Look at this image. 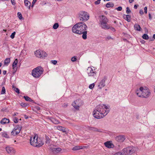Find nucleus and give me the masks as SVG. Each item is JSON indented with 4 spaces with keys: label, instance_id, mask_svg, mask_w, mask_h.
I'll list each match as a JSON object with an SVG mask.
<instances>
[{
    "label": "nucleus",
    "instance_id": "nucleus-1",
    "mask_svg": "<svg viewBox=\"0 0 155 155\" xmlns=\"http://www.w3.org/2000/svg\"><path fill=\"white\" fill-rule=\"evenodd\" d=\"M87 26L83 22H78L72 27V30L73 33L79 35L82 34V37L84 39L87 38Z\"/></svg>",
    "mask_w": 155,
    "mask_h": 155
},
{
    "label": "nucleus",
    "instance_id": "nucleus-2",
    "mask_svg": "<svg viewBox=\"0 0 155 155\" xmlns=\"http://www.w3.org/2000/svg\"><path fill=\"white\" fill-rule=\"evenodd\" d=\"M104 106L103 104L99 105L94 110L93 115L95 118L101 119L106 116L109 112V110H104Z\"/></svg>",
    "mask_w": 155,
    "mask_h": 155
},
{
    "label": "nucleus",
    "instance_id": "nucleus-3",
    "mask_svg": "<svg viewBox=\"0 0 155 155\" xmlns=\"http://www.w3.org/2000/svg\"><path fill=\"white\" fill-rule=\"evenodd\" d=\"M135 93L140 97L147 98L149 97L150 93L149 90L147 87H141L139 89L136 90Z\"/></svg>",
    "mask_w": 155,
    "mask_h": 155
},
{
    "label": "nucleus",
    "instance_id": "nucleus-4",
    "mask_svg": "<svg viewBox=\"0 0 155 155\" xmlns=\"http://www.w3.org/2000/svg\"><path fill=\"white\" fill-rule=\"evenodd\" d=\"M43 69L40 66H38L34 68L32 71V76L35 78H39L43 72Z\"/></svg>",
    "mask_w": 155,
    "mask_h": 155
},
{
    "label": "nucleus",
    "instance_id": "nucleus-5",
    "mask_svg": "<svg viewBox=\"0 0 155 155\" xmlns=\"http://www.w3.org/2000/svg\"><path fill=\"white\" fill-rule=\"evenodd\" d=\"M79 17L81 20L85 21L89 19V16L87 12H82L79 13Z\"/></svg>",
    "mask_w": 155,
    "mask_h": 155
},
{
    "label": "nucleus",
    "instance_id": "nucleus-6",
    "mask_svg": "<svg viewBox=\"0 0 155 155\" xmlns=\"http://www.w3.org/2000/svg\"><path fill=\"white\" fill-rule=\"evenodd\" d=\"M107 78L106 76H104L103 79L100 81L98 85V87L99 89H101L105 86V82L107 80Z\"/></svg>",
    "mask_w": 155,
    "mask_h": 155
},
{
    "label": "nucleus",
    "instance_id": "nucleus-7",
    "mask_svg": "<svg viewBox=\"0 0 155 155\" xmlns=\"http://www.w3.org/2000/svg\"><path fill=\"white\" fill-rule=\"evenodd\" d=\"M94 70L91 68V67H89L87 69V73L89 76L92 77L95 76L97 72L94 71Z\"/></svg>",
    "mask_w": 155,
    "mask_h": 155
},
{
    "label": "nucleus",
    "instance_id": "nucleus-8",
    "mask_svg": "<svg viewBox=\"0 0 155 155\" xmlns=\"http://www.w3.org/2000/svg\"><path fill=\"white\" fill-rule=\"evenodd\" d=\"M38 136L36 135L32 137L31 138L30 140V143L31 145L35 147L36 145V143L37 142V139H38Z\"/></svg>",
    "mask_w": 155,
    "mask_h": 155
},
{
    "label": "nucleus",
    "instance_id": "nucleus-9",
    "mask_svg": "<svg viewBox=\"0 0 155 155\" xmlns=\"http://www.w3.org/2000/svg\"><path fill=\"white\" fill-rule=\"evenodd\" d=\"M135 148L133 147H127V154L128 155H130L132 154L135 152Z\"/></svg>",
    "mask_w": 155,
    "mask_h": 155
},
{
    "label": "nucleus",
    "instance_id": "nucleus-10",
    "mask_svg": "<svg viewBox=\"0 0 155 155\" xmlns=\"http://www.w3.org/2000/svg\"><path fill=\"white\" fill-rule=\"evenodd\" d=\"M125 136L123 135H119L115 137L116 140L118 142H123L125 140Z\"/></svg>",
    "mask_w": 155,
    "mask_h": 155
},
{
    "label": "nucleus",
    "instance_id": "nucleus-11",
    "mask_svg": "<svg viewBox=\"0 0 155 155\" xmlns=\"http://www.w3.org/2000/svg\"><path fill=\"white\" fill-rule=\"evenodd\" d=\"M18 63V61L17 59H15V61L13 62V64H12V67L14 71L13 72V73H15V72L16 71L17 68V65Z\"/></svg>",
    "mask_w": 155,
    "mask_h": 155
},
{
    "label": "nucleus",
    "instance_id": "nucleus-12",
    "mask_svg": "<svg viewBox=\"0 0 155 155\" xmlns=\"http://www.w3.org/2000/svg\"><path fill=\"white\" fill-rule=\"evenodd\" d=\"M101 27L102 28L104 29H108L109 27V25H108L107 23L106 22H100Z\"/></svg>",
    "mask_w": 155,
    "mask_h": 155
},
{
    "label": "nucleus",
    "instance_id": "nucleus-13",
    "mask_svg": "<svg viewBox=\"0 0 155 155\" xmlns=\"http://www.w3.org/2000/svg\"><path fill=\"white\" fill-rule=\"evenodd\" d=\"M38 141L36 143L35 147H40L42 146L44 144V142L40 138H38Z\"/></svg>",
    "mask_w": 155,
    "mask_h": 155
},
{
    "label": "nucleus",
    "instance_id": "nucleus-14",
    "mask_svg": "<svg viewBox=\"0 0 155 155\" xmlns=\"http://www.w3.org/2000/svg\"><path fill=\"white\" fill-rule=\"evenodd\" d=\"M9 120L6 118H2L0 121L1 124L3 125L9 123Z\"/></svg>",
    "mask_w": 155,
    "mask_h": 155
},
{
    "label": "nucleus",
    "instance_id": "nucleus-15",
    "mask_svg": "<svg viewBox=\"0 0 155 155\" xmlns=\"http://www.w3.org/2000/svg\"><path fill=\"white\" fill-rule=\"evenodd\" d=\"M22 128V126L19 125H17L12 131L11 133L12 135H14V131L17 130H21Z\"/></svg>",
    "mask_w": 155,
    "mask_h": 155
},
{
    "label": "nucleus",
    "instance_id": "nucleus-16",
    "mask_svg": "<svg viewBox=\"0 0 155 155\" xmlns=\"http://www.w3.org/2000/svg\"><path fill=\"white\" fill-rule=\"evenodd\" d=\"M105 146L108 148H113L114 145L110 141H107L104 143Z\"/></svg>",
    "mask_w": 155,
    "mask_h": 155
},
{
    "label": "nucleus",
    "instance_id": "nucleus-17",
    "mask_svg": "<svg viewBox=\"0 0 155 155\" xmlns=\"http://www.w3.org/2000/svg\"><path fill=\"white\" fill-rule=\"evenodd\" d=\"M57 128L58 130L61 131L63 132H64L65 133H66V131L68 130V129L61 126H58L57 127Z\"/></svg>",
    "mask_w": 155,
    "mask_h": 155
},
{
    "label": "nucleus",
    "instance_id": "nucleus-18",
    "mask_svg": "<svg viewBox=\"0 0 155 155\" xmlns=\"http://www.w3.org/2000/svg\"><path fill=\"white\" fill-rule=\"evenodd\" d=\"M6 150L7 152L9 154H12L14 153L13 149L12 147H7L6 148Z\"/></svg>",
    "mask_w": 155,
    "mask_h": 155
},
{
    "label": "nucleus",
    "instance_id": "nucleus-19",
    "mask_svg": "<svg viewBox=\"0 0 155 155\" xmlns=\"http://www.w3.org/2000/svg\"><path fill=\"white\" fill-rule=\"evenodd\" d=\"M123 17L124 19L127 20L128 22H130V21L131 16L130 15H124Z\"/></svg>",
    "mask_w": 155,
    "mask_h": 155
},
{
    "label": "nucleus",
    "instance_id": "nucleus-20",
    "mask_svg": "<svg viewBox=\"0 0 155 155\" xmlns=\"http://www.w3.org/2000/svg\"><path fill=\"white\" fill-rule=\"evenodd\" d=\"M49 119L53 123L57 124L59 123L58 120L52 117H49Z\"/></svg>",
    "mask_w": 155,
    "mask_h": 155
},
{
    "label": "nucleus",
    "instance_id": "nucleus-21",
    "mask_svg": "<svg viewBox=\"0 0 155 155\" xmlns=\"http://www.w3.org/2000/svg\"><path fill=\"white\" fill-rule=\"evenodd\" d=\"M25 5L28 7L29 9H30L31 5V3L28 0H24Z\"/></svg>",
    "mask_w": 155,
    "mask_h": 155
},
{
    "label": "nucleus",
    "instance_id": "nucleus-22",
    "mask_svg": "<svg viewBox=\"0 0 155 155\" xmlns=\"http://www.w3.org/2000/svg\"><path fill=\"white\" fill-rule=\"evenodd\" d=\"M45 140L46 143L48 145H49L50 144L51 140L50 138L47 135H45Z\"/></svg>",
    "mask_w": 155,
    "mask_h": 155
},
{
    "label": "nucleus",
    "instance_id": "nucleus-23",
    "mask_svg": "<svg viewBox=\"0 0 155 155\" xmlns=\"http://www.w3.org/2000/svg\"><path fill=\"white\" fill-rule=\"evenodd\" d=\"M101 19V20L100 21V22H105L106 23L108 21V20L107 18L104 16H102Z\"/></svg>",
    "mask_w": 155,
    "mask_h": 155
},
{
    "label": "nucleus",
    "instance_id": "nucleus-24",
    "mask_svg": "<svg viewBox=\"0 0 155 155\" xmlns=\"http://www.w3.org/2000/svg\"><path fill=\"white\" fill-rule=\"evenodd\" d=\"M47 55V54L45 52L43 51H41L40 58H45V57H46Z\"/></svg>",
    "mask_w": 155,
    "mask_h": 155
},
{
    "label": "nucleus",
    "instance_id": "nucleus-25",
    "mask_svg": "<svg viewBox=\"0 0 155 155\" xmlns=\"http://www.w3.org/2000/svg\"><path fill=\"white\" fill-rule=\"evenodd\" d=\"M134 28L135 30L138 31H140L141 29V27H140V26L137 24H135L134 25Z\"/></svg>",
    "mask_w": 155,
    "mask_h": 155
},
{
    "label": "nucleus",
    "instance_id": "nucleus-26",
    "mask_svg": "<svg viewBox=\"0 0 155 155\" xmlns=\"http://www.w3.org/2000/svg\"><path fill=\"white\" fill-rule=\"evenodd\" d=\"M35 54L37 57L40 58L41 51L39 50L36 51L35 52Z\"/></svg>",
    "mask_w": 155,
    "mask_h": 155
},
{
    "label": "nucleus",
    "instance_id": "nucleus-27",
    "mask_svg": "<svg viewBox=\"0 0 155 155\" xmlns=\"http://www.w3.org/2000/svg\"><path fill=\"white\" fill-rule=\"evenodd\" d=\"M10 62V58H6L4 61V64L7 66Z\"/></svg>",
    "mask_w": 155,
    "mask_h": 155
},
{
    "label": "nucleus",
    "instance_id": "nucleus-28",
    "mask_svg": "<svg viewBox=\"0 0 155 155\" xmlns=\"http://www.w3.org/2000/svg\"><path fill=\"white\" fill-rule=\"evenodd\" d=\"M114 6V4L112 2H109L106 5L107 8L113 7Z\"/></svg>",
    "mask_w": 155,
    "mask_h": 155
},
{
    "label": "nucleus",
    "instance_id": "nucleus-29",
    "mask_svg": "<svg viewBox=\"0 0 155 155\" xmlns=\"http://www.w3.org/2000/svg\"><path fill=\"white\" fill-rule=\"evenodd\" d=\"M127 148L123 149L122 152V155H128V154H127Z\"/></svg>",
    "mask_w": 155,
    "mask_h": 155
},
{
    "label": "nucleus",
    "instance_id": "nucleus-30",
    "mask_svg": "<svg viewBox=\"0 0 155 155\" xmlns=\"http://www.w3.org/2000/svg\"><path fill=\"white\" fill-rule=\"evenodd\" d=\"M12 88L18 94H19V90L18 88L16 87L14 85H13Z\"/></svg>",
    "mask_w": 155,
    "mask_h": 155
},
{
    "label": "nucleus",
    "instance_id": "nucleus-31",
    "mask_svg": "<svg viewBox=\"0 0 155 155\" xmlns=\"http://www.w3.org/2000/svg\"><path fill=\"white\" fill-rule=\"evenodd\" d=\"M2 136L3 137L6 138H9V136L7 134L6 132H2Z\"/></svg>",
    "mask_w": 155,
    "mask_h": 155
},
{
    "label": "nucleus",
    "instance_id": "nucleus-32",
    "mask_svg": "<svg viewBox=\"0 0 155 155\" xmlns=\"http://www.w3.org/2000/svg\"><path fill=\"white\" fill-rule=\"evenodd\" d=\"M76 103L75 101H74L72 104V105L75 108V109H77L79 108V106L78 105H76V106H75Z\"/></svg>",
    "mask_w": 155,
    "mask_h": 155
},
{
    "label": "nucleus",
    "instance_id": "nucleus-33",
    "mask_svg": "<svg viewBox=\"0 0 155 155\" xmlns=\"http://www.w3.org/2000/svg\"><path fill=\"white\" fill-rule=\"evenodd\" d=\"M142 38L145 40H148L149 38L148 35L146 34H144L142 36Z\"/></svg>",
    "mask_w": 155,
    "mask_h": 155
},
{
    "label": "nucleus",
    "instance_id": "nucleus-34",
    "mask_svg": "<svg viewBox=\"0 0 155 155\" xmlns=\"http://www.w3.org/2000/svg\"><path fill=\"white\" fill-rule=\"evenodd\" d=\"M59 27V24L58 23H55L53 26V28L54 29H57Z\"/></svg>",
    "mask_w": 155,
    "mask_h": 155
},
{
    "label": "nucleus",
    "instance_id": "nucleus-35",
    "mask_svg": "<svg viewBox=\"0 0 155 155\" xmlns=\"http://www.w3.org/2000/svg\"><path fill=\"white\" fill-rule=\"evenodd\" d=\"M95 129H96V128L88 126V129L89 130L96 131Z\"/></svg>",
    "mask_w": 155,
    "mask_h": 155
},
{
    "label": "nucleus",
    "instance_id": "nucleus-36",
    "mask_svg": "<svg viewBox=\"0 0 155 155\" xmlns=\"http://www.w3.org/2000/svg\"><path fill=\"white\" fill-rule=\"evenodd\" d=\"M61 150V149L60 148H56L54 149V150L57 153H58L60 152Z\"/></svg>",
    "mask_w": 155,
    "mask_h": 155
},
{
    "label": "nucleus",
    "instance_id": "nucleus-37",
    "mask_svg": "<svg viewBox=\"0 0 155 155\" xmlns=\"http://www.w3.org/2000/svg\"><path fill=\"white\" fill-rule=\"evenodd\" d=\"M81 149V147L79 146H76L74 147L73 148V150H79L80 149Z\"/></svg>",
    "mask_w": 155,
    "mask_h": 155
},
{
    "label": "nucleus",
    "instance_id": "nucleus-38",
    "mask_svg": "<svg viewBox=\"0 0 155 155\" xmlns=\"http://www.w3.org/2000/svg\"><path fill=\"white\" fill-rule=\"evenodd\" d=\"M5 93V89L4 87H3L1 91V94H4Z\"/></svg>",
    "mask_w": 155,
    "mask_h": 155
},
{
    "label": "nucleus",
    "instance_id": "nucleus-39",
    "mask_svg": "<svg viewBox=\"0 0 155 155\" xmlns=\"http://www.w3.org/2000/svg\"><path fill=\"white\" fill-rule=\"evenodd\" d=\"M24 97L26 101H29L30 100H31V98L27 96H24Z\"/></svg>",
    "mask_w": 155,
    "mask_h": 155
},
{
    "label": "nucleus",
    "instance_id": "nucleus-40",
    "mask_svg": "<svg viewBox=\"0 0 155 155\" xmlns=\"http://www.w3.org/2000/svg\"><path fill=\"white\" fill-rule=\"evenodd\" d=\"M18 119L17 117H15L13 118V120L15 123H17L18 122Z\"/></svg>",
    "mask_w": 155,
    "mask_h": 155
},
{
    "label": "nucleus",
    "instance_id": "nucleus-41",
    "mask_svg": "<svg viewBox=\"0 0 155 155\" xmlns=\"http://www.w3.org/2000/svg\"><path fill=\"white\" fill-rule=\"evenodd\" d=\"M18 17L20 19H21L22 18V15L20 12H18L17 13Z\"/></svg>",
    "mask_w": 155,
    "mask_h": 155
},
{
    "label": "nucleus",
    "instance_id": "nucleus-42",
    "mask_svg": "<svg viewBox=\"0 0 155 155\" xmlns=\"http://www.w3.org/2000/svg\"><path fill=\"white\" fill-rule=\"evenodd\" d=\"M126 12L127 14H130L131 12V11L128 7H127L126 8Z\"/></svg>",
    "mask_w": 155,
    "mask_h": 155
},
{
    "label": "nucleus",
    "instance_id": "nucleus-43",
    "mask_svg": "<svg viewBox=\"0 0 155 155\" xmlns=\"http://www.w3.org/2000/svg\"><path fill=\"white\" fill-rule=\"evenodd\" d=\"M21 130L19 129L14 131V135L15 136L18 134L20 133Z\"/></svg>",
    "mask_w": 155,
    "mask_h": 155
},
{
    "label": "nucleus",
    "instance_id": "nucleus-44",
    "mask_svg": "<svg viewBox=\"0 0 155 155\" xmlns=\"http://www.w3.org/2000/svg\"><path fill=\"white\" fill-rule=\"evenodd\" d=\"M77 59V57L76 56H74L71 58V61L72 62H74L76 61Z\"/></svg>",
    "mask_w": 155,
    "mask_h": 155
},
{
    "label": "nucleus",
    "instance_id": "nucleus-45",
    "mask_svg": "<svg viewBox=\"0 0 155 155\" xmlns=\"http://www.w3.org/2000/svg\"><path fill=\"white\" fill-rule=\"evenodd\" d=\"M21 105L22 107H25L27 106V104L25 103H21Z\"/></svg>",
    "mask_w": 155,
    "mask_h": 155
},
{
    "label": "nucleus",
    "instance_id": "nucleus-46",
    "mask_svg": "<svg viewBox=\"0 0 155 155\" xmlns=\"http://www.w3.org/2000/svg\"><path fill=\"white\" fill-rule=\"evenodd\" d=\"M15 33H16L15 32H14L10 36V37L12 39H13L14 38Z\"/></svg>",
    "mask_w": 155,
    "mask_h": 155
},
{
    "label": "nucleus",
    "instance_id": "nucleus-47",
    "mask_svg": "<svg viewBox=\"0 0 155 155\" xmlns=\"http://www.w3.org/2000/svg\"><path fill=\"white\" fill-rule=\"evenodd\" d=\"M94 83H93V84H91L89 85V87L90 89H92L93 88V87H94Z\"/></svg>",
    "mask_w": 155,
    "mask_h": 155
},
{
    "label": "nucleus",
    "instance_id": "nucleus-48",
    "mask_svg": "<svg viewBox=\"0 0 155 155\" xmlns=\"http://www.w3.org/2000/svg\"><path fill=\"white\" fill-rule=\"evenodd\" d=\"M95 129L96 130H95L96 131H97V132H100L101 133H102V132H103V130H101V129H98V128H96V129Z\"/></svg>",
    "mask_w": 155,
    "mask_h": 155
},
{
    "label": "nucleus",
    "instance_id": "nucleus-49",
    "mask_svg": "<svg viewBox=\"0 0 155 155\" xmlns=\"http://www.w3.org/2000/svg\"><path fill=\"white\" fill-rule=\"evenodd\" d=\"M109 29H110L112 31H115V30L114 27H110L109 25Z\"/></svg>",
    "mask_w": 155,
    "mask_h": 155
},
{
    "label": "nucleus",
    "instance_id": "nucleus-50",
    "mask_svg": "<svg viewBox=\"0 0 155 155\" xmlns=\"http://www.w3.org/2000/svg\"><path fill=\"white\" fill-rule=\"evenodd\" d=\"M51 62L52 63L54 64H56L57 63V61L56 60H52Z\"/></svg>",
    "mask_w": 155,
    "mask_h": 155
},
{
    "label": "nucleus",
    "instance_id": "nucleus-51",
    "mask_svg": "<svg viewBox=\"0 0 155 155\" xmlns=\"http://www.w3.org/2000/svg\"><path fill=\"white\" fill-rule=\"evenodd\" d=\"M117 11H120L122 9V8L121 6H119L116 8Z\"/></svg>",
    "mask_w": 155,
    "mask_h": 155
},
{
    "label": "nucleus",
    "instance_id": "nucleus-52",
    "mask_svg": "<svg viewBox=\"0 0 155 155\" xmlns=\"http://www.w3.org/2000/svg\"><path fill=\"white\" fill-rule=\"evenodd\" d=\"M100 0H97V1L94 2V3L95 5H98L100 3Z\"/></svg>",
    "mask_w": 155,
    "mask_h": 155
},
{
    "label": "nucleus",
    "instance_id": "nucleus-53",
    "mask_svg": "<svg viewBox=\"0 0 155 155\" xmlns=\"http://www.w3.org/2000/svg\"><path fill=\"white\" fill-rule=\"evenodd\" d=\"M37 1V0H33V2H32V5H31V7H33L34 5L35 4V3Z\"/></svg>",
    "mask_w": 155,
    "mask_h": 155
},
{
    "label": "nucleus",
    "instance_id": "nucleus-54",
    "mask_svg": "<svg viewBox=\"0 0 155 155\" xmlns=\"http://www.w3.org/2000/svg\"><path fill=\"white\" fill-rule=\"evenodd\" d=\"M104 110H105V109H106V110H109L108 109V107L107 106H106L105 105H104Z\"/></svg>",
    "mask_w": 155,
    "mask_h": 155
},
{
    "label": "nucleus",
    "instance_id": "nucleus-55",
    "mask_svg": "<svg viewBox=\"0 0 155 155\" xmlns=\"http://www.w3.org/2000/svg\"><path fill=\"white\" fill-rule=\"evenodd\" d=\"M11 2L12 5H15L16 4L15 0H11Z\"/></svg>",
    "mask_w": 155,
    "mask_h": 155
},
{
    "label": "nucleus",
    "instance_id": "nucleus-56",
    "mask_svg": "<svg viewBox=\"0 0 155 155\" xmlns=\"http://www.w3.org/2000/svg\"><path fill=\"white\" fill-rule=\"evenodd\" d=\"M147 7H145L144 8V12L147 14Z\"/></svg>",
    "mask_w": 155,
    "mask_h": 155
},
{
    "label": "nucleus",
    "instance_id": "nucleus-57",
    "mask_svg": "<svg viewBox=\"0 0 155 155\" xmlns=\"http://www.w3.org/2000/svg\"><path fill=\"white\" fill-rule=\"evenodd\" d=\"M139 13L141 15H142L143 14V10L141 9L139 11Z\"/></svg>",
    "mask_w": 155,
    "mask_h": 155
},
{
    "label": "nucleus",
    "instance_id": "nucleus-58",
    "mask_svg": "<svg viewBox=\"0 0 155 155\" xmlns=\"http://www.w3.org/2000/svg\"><path fill=\"white\" fill-rule=\"evenodd\" d=\"M114 155H122V152H118L117 153L114 154Z\"/></svg>",
    "mask_w": 155,
    "mask_h": 155
},
{
    "label": "nucleus",
    "instance_id": "nucleus-59",
    "mask_svg": "<svg viewBox=\"0 0 155 155\" xmlns=\"http://www.w3.org/2000/svg\"><path fill=\"white\" fill-rule=\"evenodd\" d=\"M67 106L68 105L67 104H64L62 105V107L64 108H65L67 107Z\"/></svg>",
    "mask_w": 155,
    "mask_h": 155
},
{
    "label": "nucleus",
    "instance_id": "nucleus-60",
    "mask_svg": "<svg viewBox=\"0 0 155 155\" xmlns=\"http://www.w3.org/2000/svg\"><path fill=\"white\" fill-rule=\"evenodd\" d=\"M112 38L110 36H108L106 38V40L111 39Z\"/></svg>",
    "mask_w": 155,
    "mask_h": 155
},
{
    "label": "nucleus",
    "instance_id": "nucleus-61",
    "mask_svg": "<svg viewBox=\"0 0 155 155\" xmlns=\"http://www.w3.org/2000/svg\"><path fill=\"white\" fill-rule=\"evenodd\" d=\"M149 18L150 20H151L152 19L151 15L150 13L149 14Z\"/></svg>",
    "mask_w": 155,
    "mask_h": 155
},
{
    "label": "nucleus",
    "instance_id": "nucleus-62",
    "mask_svg": "<svg viewBox=\"0 0 155 155\" xmlns=\"http://www.w3.org/2000/svg\"><path fill=\"white\" fill-rule=\"evenodd\" d=\"M6 72H7L6 71L4 70V71H3V74L4 75H5L6 74Z\"/></svg>",
    "mask_w": 155,
    "mask_h": 155
},
{
    "label": "nucleus",
    "instance_id": "nucleus-63",
    "mask_svg": "<svg viewBox=\"0 0 155 155\" xmlns=\"http://www.w3.org/2000/svg\"><path fill=\"white\" fill-rule=\"evenodd\" d=\"M134 1V0H129V2L130 3H131L132 2H133Z\"/></svg>",
    "mask_w": 155,
    "mask_h": 155
},
{
    "label": "nucleus",
    "instance_id": "nucleus-64",
    "mask_svg": "<svg viewBox=\"0 0 155 155\" xmlns=\"http://www.w3.org/2000/svg\"><path fill=\"white\" fill-rule=\"evenodd\" d=\"M24 118H25V119H28V117L27 116V115H24Z\"/></svg>",
    "mask_w": 155,
    "mask_h": 155
}]
</instances>
